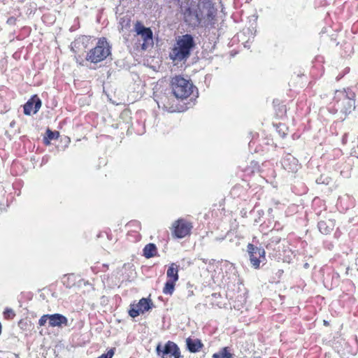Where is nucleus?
I'll use <instances>...</instances> for the list:
<instances>
[{"label":"nucleus","mask_w":358,"mask_h":358,"mask_svg":"<svg viewBox=\"0 0 358 358\" xmlns=\"http://www.w3.org/2000/svg\"><path fill=\"white\" fill-rule=\"evenodd\" d=\"M353 145L351 148V155L358 158V138L357 141H353Z\"/></svg>","instance_id":"nucleus-26"},{"label":"nucleus","mask_w":358,"mask_h":358,"mask_svg":"<svg viewBox=\"0 0 358 358\" xmlns=\"http://www.w3.org/2000/svg\"><path fill=\"white\" fill-rule=\"evenodd\" d=\"M184 22L192 28L207 27L214 24L216 10L209 0L201 3H187L180 6Z\"/></svg>","instance_id":"nucleus-1"},{"label":"nucleus","mask_w":358,"mask_h":358,"mask_svg":"<svg viewBox=\"0 0 358 358\" xmlns=\"http://www.w3.org/2000/svg\"><path fill=\"white\" fill-rule=\"evenodd\" d=\"M192 224L184 219H178L173 224V235L178 238H182L190 234Z\"/></svg>","instance_id":"nucleus-8"},{"label":"nucleus","mask_w":358,"mask_h":358,"mask_svg":"<svg viewBox=\"0 0 358 358\" xmlns=\"http://www.w3.org/2000/svg\"><path fill=\"white\" fill-rule=\"evenodd\" d=\"M196 46L194 37L189 34L179 36L176 39L170 53V59L175 62H185Z\"/></svg>","instance_id":"nucleus-2"},{"label":"nucleus","mask_w":358,"mask_h":358,"mask_svg":"<svg viewBox=\"0 0 358 358\" xmlns=\"http://www.w3.org/2000/svg\"><path fill=\"white\" fill-rule=\"evenodd\" d=\"M147 27H143L139 23H137L136 26V31L138 35H141L142 32L144 31L143 29H145Z\"/></svg>","instance_id":"nucleus-30"},{"label":"nucleus","mask_w":358,"mask_h":358,"mask_svg":"<svg viewBox=\"0 0 358 358\" xmlns=\"http://www.w3.org/2000/svg\"><path fill=\"white\" fill-rule=\"evenodd\" d=\"M129 315L131 317H136L141 313L140 308H138L136 304H131L129 306V310L128 311Z\"/></svg>","instance_id":"nucleus-22"},{"label":"nucleus","mask_w":358,"mask_h":358,"mask_svg":"<svg viewBox=\"0 0 358 358\" xmlns=\"http://www.w3.org/2000/svg\"><path fill=\"white\" fill-rule=\"evenodd\" d=\"M171 85L173 94L177 99H186L193 92L192 83L180 76L173 77L171 79Z\"/></svg>","instance_id":"nucleus-4"},{"label":"nucleus","mask_w":358,"mask_h":358,"mask_svg":"<svg viewBox=\"0 0 358 358\" xmlns=\"http://www.w3.org/2000/svg\"><path fill=\"white\" fill-rule=\"evenodd\" d=\"M147 27H143L139 23H137L136 26V31L138 35H141L142 32L144 31L143 29H145Z\"/></svg>","instance_id":"nucleus-29"},{"label":"nucleus","mask_w":358,"mask_h":358,"mask_svg":"<svg viewBox=\"0 0 358 358\" xmlns=\"http://www.w3.org/2000/svg\"><path fill=\"white\" fill-rule=\"evenodd\" d=\"M213 358H231L233 354L229 347L222 348L217 352L213 355Z\"/></svg>","instance_id":"nucleus-19"},{"label":"nucleus","mask_w":358,"mask_h":358,"mask_svg":"<svg viewBox=\"0 0 358 358\" xmlns=\"http://www.w3.org/2000/svg\"><path fill=\"white\" fill-rule=\"evenodd\" d=\"M16 23V18L14 17H10L7 20V24L9 25H14Z\"/></svg>","instance_id":"nucleus-31"},{"label":"nucleus","mask_w":358,"mask_h":358,"mask_svg":"<svg viewBox=\"0 0 358 358\" xmlns=\"http://www.w3.org/2000/svg\"><path fill=\"white\" fill-rule=\"evenodd\" d=\"M115 348H110L107 352L102 354L98 358H112L115 353Z\"/></svg>","instance_id":"nucleus-28"},{"label":"nucleus","mask_w":358,"mask_h":358,"mask_svg":"<svg viewBox=\"0 0 358 358\" xmlns=\"http://www.w3.org/2000/svg\"><path fill=\"white\" fill-rule=\"evenodd\" d=\"M90 41L91 37L80 36L71 43V49L76 54L84 52L88 48Z\"/></svg>","instance_id":"nucleus-10"},{"label":"nucleus","mask_w":358,"mask_h":358,"mask_svg":"<svg viewBox=\"0 0 358 358\" xmlns=\"http://www.w3.org/2000/svg\"><path fill=\"white\" fill-rule=\"evenodd\" d=\"M166 275L169 280L177 281L179 278L178 266L174 263L171 264L167 270Z\"/></svg>","instance_id":"nucleus-18"},{"label":"nucleus","mask_w":358,"mask_h":358,"mask_svg":"<svg viewBox=\"0 0 358 358\" xmlns=\"http://www.w3.org/2000/svg\"><path fill=\"white\" fill-rule=\"evenodd\" d=\"M144 31L141 34V37L143 38L145 41L152 39V31L150 28H146L143 29Z\"/></svg>","instance_id":"nucleus-25"},{"label":"nucleus","mask_w":358,"mask_h":358,"mask_svg":"<svg viewBox=\"0 0 358 358\" xmlns=\"http://www.w3.org/2000/svg\"><path fill=\"white\" fill-rule=\"evenodd\" d=\"M156 352L161 358H180L181 357L179 347L173 341H169L164 345L159 343Z\"/></svg>","instance_id":"nucleus-6"},{"label":"nucleus","mask_w":358,"mask_h":358,"mask_svg":"<svg viewBox=\"0 0 358 358\" xmlns=\"http://www.w3.org/2000/svg\"><path fill=\"white\" fill-rule=\"evenodd\" d=\"M98 358V357H97Z\"/></svg>","instance_id":"nucleus-41"},{"label":"nucleus","mask_w":358,"mask_h":358,"mask_svg":"<svg viewBox=\"0 0 358 358\" xmlns=\"http://www.w3.org/2000/svg\"><path fill=\"white\" fill-rule=\"evenodd\" d=\"M317 182L318 184H324V181H322V182H317Z\"/></svg>","instance_id":"nucleus-39"},{"label":"nucleus","mask_w":358,"mask_h":358,"mask_svg":"<svg viewBox=\"0 0 358 358\" xmlns=\"http://www.w3.org/2000/svg\"><path fill=\"white\" fill-rule=\"evenodd\" d=\"M41 101L36 96H33L24 106V113L29 115L33 113L36 114L41 107Z\"/></svg>","instance_id":"nucleus-12"},{"label":"nucleus","mask_w":358,"mask_h":358,"mask_svg":"<svg viewBox=\"0 0 358 358\" xmlns=\"http://www.w3.org/2000/svg\"><path fill=\"white\" fill-rule=\"evenodd\" d=\"M247 252L249 255L250 264L255 268H259L260 263H264L266 260L265 250L262 247H257L252 243H248Z\"/></svg>","instance_id":"nucleus-7"},{"label":"nucleus","mask_w":358,"mask_h":358,"mask_svg":"<svg viewBox=\"0 0 358 358\" xmlns=\"http://www.w3.org/2000/svg\"><path fill=\"white\" fill-rule=\"evenodd\" d=\"M50 322V314L43 315L38 320V324L40 326H44L47 322Z\"/></svg>","instance_id":"nucleus-27"},{"label":"nucleus","mask_w":358,"mask_h":358,"mask_svg":"<svg viewBox=\"0 0 358 358\" xmlns=\"http://www.w3.org/2000/svg\"><path fill=\"white\" fill-rule=\"evenodd\" d=\"M282 166L288 173H295L299 169L298 159L289 153H287L282 159Z\"/></svg>","instance_id":"nucleus-9"},{"label":"nucleus","mask_w":358,"mask_h":358,"mask_svg":"<svg viewBox=\"0 0 358 358\" xmlns=\"http://www.w3.org/2000/svg\"><path fill=\"white\" fill-rule=\"evenodd\" d=\"M3 314L4 318L6 320H13L15 316L14 310L10 308H6Z\"/></svg>","instance_id":"nucleus-24"},{"label":"nucleus","mask_w":358,"mask_h":358,"mask_svg":"<svg viewBox=\"0 0 358 358\" xmlns=\"http://www.w3.org/2000/svg\"><path fill=\"white\" fill-rule=\"evenodd\" d=\"M14 124H15V122H12L10 123V126H11V127H13V126L14 125Z\"/></svg>","instance_id":"nucleus-38"},{"label":"nucleus","mask_w":358,"mask_h":358,"mask_svg":"<svg viewBox=\"0 0 358 358\" xmlns=\"http://www.w3.org/2000/svg\"><path fill=\"white\" fill-rule=\"evenodd\" d=\"M157 249L154 243H148L143 248V256L150 259L157 255Z\"/></svg>","instance_id":"nucleus-17"},{"label":"nucleus","mask_w":358,"mask_h":358,"mask_svg":"<svg viewBox=\"0 0 358 358\" xmlns=\"http://www.w3.org/2000/svg\"><path fill=\"white\" fill-rule=\"evenodd\" d=\"M176 281L168 280L163 288V293L164 294L172 295L175 289V282Z\"/></svg>","instance_id":"nucleus-20"},{"label":"nucleus","mask_w":358,"mask_h":358,"mask_svg":"<svg viewBox=\"0 0 358 358\" xmlns=\"http://www.w3.org/2000/svg\"><path fill=\"white\" fill-rule=\"evenodd\" d=\"M166 96H165L160 97L159 100L157 101L158 106L161 107V105H162V107L163 108L167 110L169 112H171L172 113V112L176 111V109L173 106H169L166 103Z\"/></svg>","instance_id":"nucleus-21"},{"label":"nucleus","mask_w":358,"mask_h":358,"mask_svg":"<svg viewBox=\"0 0 358 358\" xmlns=\"http://www.w3.org/2000/svg\"><path fill=\"white\" fill-rule=\"evenodd\" d=\"M224 238H225V237H224V236H222V237H215L214 240H215V241L220 242V241H222Z\"/></svg>","instance_id":"nucleus-35"},{"label":"nucleus","mask_w":358,"mask_h":358,"mask_svg":"<svg viewBox=\"0 0 358 358\" xmlns=\"http://www.w3.org/2000/svg\"><path fill=\"white\" fill-rule=\"evenodd\" d=\"M324 325H327L328 324V322L326 320H324Z\"/></svg>","instance_id":"nucleus-37"},{"label":"nucleus","mask_w":358,"mask_h":358,"mask_svg":"<svg viewBox=\"0 0 358 358\" xmlns=\"http://www.w3.org/2000/svg\"><path fill=\"white\" fill-rule=\"evenodd\" d=\"M338 97L340 100L337 101V106L343 113L347 115L355 109V94L352 92L337 91L335 99Z\"/></svg>","instance_id":"nucleus-5"},{"label":"nucleus","mask_w":358,"mask_h":358,"mask_svg":"<svg viewBox=\"0 0 358 358\" xmlns=\"http://www.w3.org/2000/svg\"><path fill=\"white\" fill-rule=\"evenodd\" d=\"M21 187L22 184L20 180H16L13 182H11V180H2L0 182V187L3 189L5 193L9 194L20 195Z\"/></svg>","instance_id":"nucleus-11"},{"label":"nucleus","mask_w":358,"mask_h":358,"mask_svg":"<svg viewBox=\"0 0 358 358\" xmlns=\"http://www.w3.org/2000/svg\"><path fill=\"white\" fill-rule=\"evenodd\" d=\"M347 137H348V135L347 134H345L343 136V138H342V142L343 144H345L346 142H347Z\"/></svg>","instance_id":"nucleus-34"},{"label":"nucleus","mask_w":358,"mask_h":358,"mask_svg":"<svg viewBox=\"0 0 358 358\" xmlns=\"http://www.w3.org/2000/svg\"><path fill=\"white\" fill-rule=\"evenodd\" d=\"M186 345H187V350L190 352H197L203 346L201 340H199L198 338L193 339L190 337H189L186 339Z\"/></svg>","instance_id":"nucleus-15"},{"label":"nucleus","mask_w":358,"mask_h":358,"mask_svg":"<svg viewBox=\"0 0 358 358\" xmlns=\"http://www.w3.org/2000/svg\"><path fill=\"white\" fill-rule=\"evenodd\" d=\"M46 134H47V138H44V142L45 144L50 143L48 139H50V140L55 139L57 138L58 134H59L58 132H54V131H50V129L47 130Z\"/></svg>","instance_id":"nucleus-23"},{"label":"nucleus","mask_w":358,"mask_h":358,"mask_svg":"<svg viewBox=\"0 0 358 358\" xmlns=\"http://www.w3.org/2000/svg\"><path fill=\"white\" fill-rule=\"evenodd\" d=\"M245 171L246 172V173H245V176H250V172H251L252 173H253V176H255V171H250V169H247Z\"/></svg>","instance_id":"nucleus-33"},{"label":"nucleus","mask_w":358,"mask_h":358,"mask_svg":"<svg viewBox=\"0 0 358 358\" xmlns=\"http://www.w3.org/2000/svg\"><path fill=\"white\" fill-rule=\"evenodd\" d=\"M48 326L51 327H67L69 326L68 319L66 316L59 313L50 315V322H48Z\"/></svg>","instance_id":"nucleus-13"},{"label":"nucleus","mask_w":358,"mask_h":358,"mask_svg":"<svg viewBox=\"0 0 358 358\" xmlns=\"http://www.w3.org/2000/svg\"><path fill=\"white\" fill-rule=\"evenodd\" d=\"M317 227L322 234H329L335 227V220L333 219L320 220L317 223Z\"/></svg>","instance_id":"nucleus-14"},{"label":"nucleus","mask_w":358,"mask_h":358,"mask_svg":"<svg viewBox=\"0 0 358 358\" xmlns=\"http://www.w3.org/2000/svg\"><path fill=\"white\" fill-rule=\"evenodd\" d=\"M136 306L138 308H140L141 313H144L145 312L148 311L154 306L151 299L146 298H142L140 299L138 303H136Z\"/></svg>","instance_id":"nucleus-16"},{"label":"nucleus","mask_w":358,"mask_h":358,"mask_svg":"<svg viewBox=\"0 0 358 358\" xmlns=\"http://www.w3.org/2000/svg\"><path fill=\"white\" fill-rule=\"evenodd\" d=\"M106 235H107L108 238L109 240H110V239H111V234H106Z\"/></svg>","instance_id":"nucleus-36"},{"label":"nucleus","mask_w":358,"mask_h":358,"mask_svg":"<svg viewBox=\"0 0 358 358\" xmlns=\"http://www.w3.org/2000/svg\"><path fill=\"white\" fill-rule=\"evenodd\" d=\"M199 259H201L204 264H213L214 263V259H205V258H200Z\"/></svg>","instance_id":"nucleus-32"},{"label":"nucleus","mask_w":358,"mask_h":358,"mask_svg":"<svg viewBox=\"0 0 358 358\" xmlns=\"http://www.w3.org/2000/svg\"><path fill=\"white\" fill-rule=\"evenodd\" d=\"M254 358H262V357H254Z\"/></svg>","instance_id":"nucleus-40"},{"label":"nucleus","mask_w":358,"mask_h":358,"mask_svg":"<svg viewBox=\"0 0 358 358\" xmlns=\"http://www.w3.org/2000/svg\"><path fill=\"white\" fill-rule=\"evenodd\" d=\"M111 55V45L105 37L99 38L95 47L90 49L86 55V60L97 64Z\"/></svg>","instance_id":"nucleus-3"}]
</instances>
